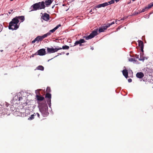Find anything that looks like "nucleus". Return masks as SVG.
I'll return each instance as SVG.
<instances>
[{
	"mask_svg": "<svg viewBox=\"0 0 153 153\" xmlns=\"http://www.w3.org/2000/svg\"><path fill=\"white\" fill-rule=\"evenodd\" d=\"M35 116H37L39 118L40 115L38 113H37L36 114Z\"/></svg>",
	"mask_w": 153,
	"mask_h": 153,
	"instance_id": "obj_31",
	"label": "nucleus"
},
{
	"mask_svg": "<svg viewBox=\"0 0 153 153\" xmlns=\"http://www.w3.org/2000/svg\"><path fill=\"white\" fill-rule=\"evenodd\" d=\"M60 26L61 25L60 24L58 25L56 27L54 28L53 29L50 30L49 31V32L45 34L44 35L42 36H41V37H42V40H43V39L45 37H47L48 36L50 35L51 34V33H53L59 27H60Z\"/></svg>",
	"mask_w": 153,
	"mask_h": 153,
	"instance_id": "obj_4",
	"label": "nucleus"
},
{
	"mask_svg": "<svg viewBox=\"0 0 153 153\" xmlns=\"http://www.w3.org/2000/svg\"><path fill=\"white\" fill-rule=\"evenodd\" d=\"M34 54V55H38V54L37 52H36V53H35L34 54Z\"/></svg>",
	"mask_w": 153,
	"mask_h": 153,
	"instance_id": "obj_35",
	"label": "nucleus"
},
{
	"mask_svg": "<svg viewBox=\"0 0 153 153\" xmlns=\"http://www.w3.org/2000/svg\"><path fill=\"white\" fill-rule=\"evenodd\" d=\"M129 61L130 62H136L137 61V60L134 58H131L129 59Z\"/></svg>",
	"mask_w": 153,
	"mask_h": 153,
	"instance_id": "obj_24",
	"label": "nucleus"
},
{
	"mask_svg": "<svg viewBox=\"0 0 153 153\" xmlns=\"http://www.w3.org/2000/svg\"><path fill=\"white\" fill-rule=\"evenodd\" d=\"M92 10H91V11H90V12H92Z\"/></svg>",
	"mask_w": 153,
	"mask_h": 153,
	"instance_id": "obj_44",
	"label": "nucleus"
},
{
	"mask_svg": "<svg viewBox=\"0 0 153 153\" xmlns=\"http://www.w3.org/2000/svg\"><path fill=\"white\" fill-rule=\"evenodd\" d=\"M114 0H111L110 1L106 2V6L113 4L114 3Z\"/></svg>",
	"mask_w": 153,
	"mask_h": 153,
	"instance_id": "obj_18",
	"label": "nucleus"
},
{
	"mask_svg": "<svg viewBox=\"0 0 153 153\" xmlns=\"http://www.w3.org/2000/svg\"><path fill=\"white\" fill-rule=\"evenodd\" d=\"M42 14V15L41 16V19L45 21H48L50 19V15L46 13H44L43 14L42 13H41Z\"/></svg>",
	"mask_w": 153,
	"mask_h": 153,
	"instance_id": "obj_7",
	"label": "nucleus"
},
{
	"mask_svg": "<svg viewBox=\"0 0 153 153\" xmlns=\"http://www.w3.org/2000/svg\"><path fill=\"white\" fill-rule=\"evenodd\" d=\"M136 76L138 78H142L144 76V74L142 72H138L136 74Z\"/></svg>",
	"mask_w": 153,
	"mask_h": 153,
	"instance_id": "obj_15",
	"label": "nucleus"
},
{
	"mask_svg": "<svg viewBox=\"0 0 153 153\" xmlns=\"http://www.w3.org/2000/svg\"><path fill=\"white\" fill-rule=\"evenodd\" d=\"M132 79L131 78H129L128 79V81L129 82H132Z\"/></svg>",
	"mask_w": 153,
	"mask_h": 153,
	"instance_id": "obj_32",
	"label": "nucleus"
},
{
	"mask_svg": "<svg viewBox=\"0 0 153 153\" xmlns=\"http://www.w3.org/2000/svg\"><path fill=\"white\" fill-rule=\"evenodd\" d=\"M97 29H96L93 31L89 36H84L83 37V38L86 40L91 39L97 36Z\"/></svg>",
	"mask_w": 153,
	"mask_h": 153,
	"instance_id": "obj_3",
	"label": "nucleus"
},
{
	"mask_svg": "<svg viewBox=\"0 0 153 153\" xmlns=\"http://www.w3.org/2000/svg\"><path fill=\"white\" fill-rule=\"evenodd\" d=\"M152 7H153V2L149 4L147 7H145V8L141 10L140 11V13H142L144 12Z\"/></svg>",
	"mask_w": 153,
	"mask_h": 153,
	"instance_id": "obj_9",
	"label": "nucleus"
},
{
	"mask_svg": "<svg viewBox=\"0 0 153 153\" xmlns=\"http://www.w3.org/2000/svg\"><path fill=\"white\" fill-rule=\"evenodd\" d=\"M15 18L19 20H21V22H23L25 19V17L24 16H16V17H15Z\"/></svg>",
	"mask_w": 153,
	"mask_h": 153,
	"instance_id": "obj_16",
	"label": "nucleus"
},
{
	"mask_svg": "<svg viewBox=\"0 0 153 153\" xmlns=\"http://www.w3.org/2000/svg\"><path fill=\"white\" fill-rule=\"evenodd\" d=\"M124 20V18H122L121 19V20Z\"/></svg>",
	"mask_w": 153,
	"mask_h": 153,
	"instance_id": "obj_39",
	"label": "nucleus"
},
{
	"mask_svg": "<svg viewBox=\"0 0 153 153\" xmlns=\"http://www.w3.org/2000/svg\"><path fill=\"white\" fill-rule=\"evenodd\" d=\"M135 58H139V55H135Z\"/></svg>",
	"mask_w": 153,
	"mask_h": 153,
	"instance_id": "obj_33",
	"label": "nucleus"
},
{
	"mask_svg": "<svg viewBox=\"0 0 153 153\" xmlns=\"http://www.w3.org/2000/svg\"><path fill=\"white\" fill-rule=\"evenodd\" d=\"M48 107L47 105L45 104L40 109V111L42 114H46L47 113Z\"/></svg>",
	"mask_w": 153,
	"mask_h": 153,
	"instance_id": "obj_6",
	"label": "nucleus"
},
{
	"mask_svg": "<svg viewBox=\"0 0 153 153\" xmlns=\"http://www.w3.org/2000/svg\"><path fill=\"white\" fill-rule=\"evenodd\" d=\"M139 60L141 61V60H144V58H142V59H139Z\"/></svg>",
	"mask_w": 153,
	"mask_h": 153,
	"instance_id": "obj_34",
	"label": "nucleus"
},
{
	"mask_svg": "<svg viewBox=\"0 0 153 153\" xmlns=\"http://www.w3.org/2000/svg\"><path fill=\"white\" fill-rule=\"evenodd\" d=\"M62 49L64 50H68L69 49V46L65 45L62 47Z\"/></svg>",
	"mask_w": 153,
	"mask_h": 153,
	"instance_id": "obj_23",
	"label": "nucleus"
},
{
	"mask_svg": "<svg viewBox=\"0 0 153 153\" xmlns=\"http://www.w3.org/2000/svg\"><path fill=\"white\" fill-rule=\"evenodd\" d=\"M34 54V55H38V54L37 52H36V53H35L34 54Z\"/></svg>",
	"mask_w": 153,
	"mask_h": 153,
	"instance_id": "obj_36",
	"label": "nucleus"
},
{
	"mask_svg": "<svg viewBox=\"0 0 153 153\" xmlns=\"http://www.w3.org/2000/svg\"><path fill=\"white\" fill-rule=\"evenodd\" d=\"M105 30V26L103 27H99V33H101L102 32H104Z\"/></svg>",
	"mask_w": 153,
	"mask_h": 153,
	"instance_id": "obj_17",
	"label": "nucleus"
},
{
	"mask_svg": "<svg viewBox=\"0 0 153 153\" xmlns=\"http://www.w3.org/2000/svg\"><path fill=\"white\" fill-rule=\"evenodd\" d=\"M51 94L49 93H47L45 95V98H46L51 99Z\"/></svg>",
	"mask_w": 153,
	"mask_h": 153,
	"instance_id": "obj_20",
	"label": "nucleus"
},
{
	"mask_svg": "<svg viewBox=\"0 0 153 153\" xmlns=\"http://www.w3.org/2000/svg\"><path fill=\"white\" fill-rule=\"evenodd\" d=\"M105 7V3H104L103 4H99L96 6V7L97 8H100L101 7Z\"/></svg>",
	"mask_w": 153,
	"mask_h": 153,
	"instance_id": "obj_19",
	"label": "nucleus"
},
{
	"mask_svg": "<svg viewBox=\"0 0 153 153\" xmlns=\"http://www.w3.org/2000/svg\"><path fill=\"white\" fill-rule=\"evenodd\" d=\"M119 21V20H116V21H115V22L116 24H117L118 23H117V22Z\"/></svg>",
	"mask_w": 153,
	"mask_h": 153,
	"instance_id": "obj_41",
	"label": "nucleus"
},
{
	"mask_svg": "<svg viewBox=\"0 0 153 153\" xmlns=\"http://www.w3.org/2000/svg\"><path fill=\"white\" fill-rule=\"evenodd\" d=\"M34 55L33 54L32 55H31V56L33 57H34Z\"/></svg>",
	"mask_w": 153,
	"mask_h": 153,
	"instance_id": "obj_42",
	"label": "nucleus"
},
{
	"mask_svg": "<svg viewBox=\"0 0 153 153\" xmlns=\"http://www.w3.org/2000/svg\"><path fill=\"white\" fill-rule=\"evenodd\" d=\"M53 0H46L44 1L39 2L33 5L30 7V11L45 9L46 6H48L52 3Z\"/></svg>",
	"mask_w": 153,
	"mask_h": 153,
	"instance_id": "obj_1",
	"label": "nucleus"
},
{
	"mask_svg": "<svg viewBox=\"0 0 153 153\" xmlns=\"http://www.w3.org/2000/svg\"><path fill=\"white\" fill-rule=\"evenodd\" d=\"M41 90H42L41 89H38V90H37L36 91L35 93L36 94V95H37V94H38L39 95H41L39 91H41Z\"/></svg>",
	"mask_w": 153,
	"mask_h": 153,
	"instance_id": "obj_26",
	"label": "nucleus"
},
{
	"mask_svg": "<svg viewBox=\"0 0 153 153\" xmlns=\"http://www.w3.org/2000/svg\"><path fill=\"white\" fill-rule=\"evenodd\" d=\"M46 101L48 104L51 103V99L47 98Z\"/></svg>",
	"mask_w": 153,
	"mask_h": 153,
	"instance_id": "obj_28",
	"label": "nucleus"
},
{
	"mask_svg": "<svg viewBox=\"0 0 153 153\" xmlns=\"http://www.w3.org/2000/svg\"><path fill=\"white\" fill-rule=\"evenodd\" d=\"M85 41L84 39H80L79 40H77L74 43V46L77 45L79 44V45L80 46L82 45V43H84L85 42Z\"/></svg>",
	"mask_w": 153,
	"mask_h": 153,
	"instance_id": "obj_10",
	"label": "nucleus"
},
{
	"mask_svg": "<svg viewBox=\"0 0 153 153\" xmlns=\"http://www.w3.org/2000/svg\"><path fill=\"white\" fill-rule=\"evenodd\" d=\"M19 22V20L15 17L13 18L9 24V29L14 30L17 29L19 27V26L18 25Z\"/></svg>",
	"mask_w": 153,
	"mask_h": 153,
	"instance_id": "obj_2",
	"label": "nucleus"
},
{
	"mask_svg": "<svg viewBox=\"0 0 153 153\" xmlns=\"http://www.w3.org/2000/svg\"><path fill=\"white\" fill-rule=\"evenodd\" d=\"M3 28V26L1 24H0V32H1Z\"/></svg>",
	"mask_w": 153,
	"mask_h": 153,
	"instance_id": "obj_29",
	"label": "nucleus"
},
{
	"mask_svg": "<svg viewBox=\"0 0 153 153\" xmlns=\"http://www.w3.org/2000/svg\"><path fill=\"white\" fill-rule=\"evenodd\" d=\"M91 49L92 50H93L94 49L93 47H91Z\"/></svg>",
	"mask_w": 153,
	"mask_h": 153,
	"instance_id": "obj_40",
	"label": "nucleus"
},
{
	"mask_svg": "<svg viewBox=\"0 0 153 153\" xmlns=\"http://www.w3.org/2000/svg\"><path fill=\"white\" fill-rule=\"evenodd\" d=\"M139 12H135V15H138V14H140V13H140V10H139L138 11Z\"/></svg>",
	"mask_w": 153,
	"mask_h": 153,
	"instance_id": "obj_30",
	"label": "nucleus"
},
{
	"mask_svg": "<svg viewBox=\"0 0 153 153\" xmlns=\"http://www.w3.org/2000/svg\"><path fill=\"white\" fill-rule=\"evenodd\" d=\"M34 115L32 114L31 115L30 117L28 118V120H31L33 119L34 118Z\"/></svg>",
	"mask_w": 153,
	"mask_h": 153,
	"instance_id": "obj_27",
	"label": "nucleus"
},
{
	"mask_svg": "<svg viewBox=\"0 0 153 153\" xmlns=\"http://www.w3.org/2000/svg\"><path fill=\"white\" fill-rule=\"evenodd\" d=\"M62 49V48L57 47V48H47V50L48 53H51L57 52L58 51Z\"/></svg>",
	"mask_w": 153,
	"mask_h": 153,
	"instance_id": "obj_5",
	"label": "nucleus"
},
{
	"mask_svg": "<svg viewBox=\"0 0 153 153\" xmlns=\"http://www.w3.org/2000/svg\"><path fill=\"white\" fill-rule=\"evenodd\" d=\"M38 54L39 56H43L46 54L45 49L42 48L37 51Z\"/></svg>",
	"mask_w": 153,
	"mask_h": 153,
	"instance_id": "obj_11",
	"label": "nucleus"
},
{
	"mask_svg": "<svg viewBox=\"0 0 153 153\" xmlns=\"http://www.w3.org/2000/svg\"><path fill=\"white\" fill-rule=\"evenodd\" d=\"M46 91L47 93H49L51 91V89L50 88L48 87L47 88Z\"/></svg>",
	"mask_w": 153,
	"mask_h": 153,
	"instance_id": "obj_25",
	"label": "nucleus"
},
{
	"mask_svg": "<svg viewBox=\"0 0 153 153\" xmlns=\"http://www.w3.org/2000/svg\"><path fill=\"white\" fill-rule=\"evenodd\" d=\"M9 13L10 14V12H9Z\"/></svg>",
	"mask_w": 153,
	"mask_h": 153,
	"instance_id": "obj_46",
	"label": "nucleus"
},
{
	"mask_svg": "<svg viewBox=\"0 0 153 153\" xmlns=\"http://www.w3.org/2000/svg\"><path fill=\"white\" fill-rule=\"evenodd\" d=\"M114 24V22H112L111 23H108V24H107V25H106V29L108 27L112 25L113 24Z\"/></svg>",
	"mask_w": 153,
	"mask_h": 153,
	"instance_id": "obj_22",
	"label": "nucleus"
},
{
	"mask_svg": "<svg viewBox=\"0 0 153 153\" xmlns=\"http://www.w3.org/2000/svg\"><path fill=\"white\" fill-rule=\"evenodd\" d=\"M93 10H96V8H93Z\"/></svg>",
	"mask_w": 153,
	"mask_h": 153,
	"instance_id": "obj_38",
	"label": "nucleus"
},
{
	"mask_svg": "<svg viewBox=\"0 0 153 153\" xmlns=\"http://www.w3.org/2000/svg\"><path fill=\"white\" fill-rule=\"evenodd\" d=\"M36 99L37 101H41L44 99V97L41 95L37 94L36 95Z\"/></svg>",
	"mask_w": 153,
	"mask_h": 153,
	"instance_id": "obj_13",
	"label": "nucleus"
},
{
	"mask_svg": "<svg viewBox=\"0 0 153 153\" xmlns=\"http://www.w3.org/2000/svg\"><path fill=\"white\" fill-rule=\"evenodd\" d=\"M120 0H114V1H115L116 2H117L119 1Z\"/></svg>",
	"mask_w": 153,
	"mask_h": 153,
	"instance_id": "obj_37",
	"label": "nucleus"
},
{
	"mask_svg": "<svg viewBox=\"0 0 153 153\" xmlns=\"http://www.w3.org/2000/svg\"><path fill=\"white\" fill-rule=\"evenodd\" d=\"M138 42L139 46L140 47L141 50L142 51V53H140V57H142L143 55V52L144 45L143 42L141 40H138Z\"/></svg>",
	"mask_w": 153,
	"mask_h": 153,
	"instance_id": "obj_8",
	"label": "nucleus"
},
{
	"mask_svg": "<svg viewBox=\"0 0 153 153\" xmlns=\"http://www.w3.org/2000/svg\"><path fill=\"white\" fill-rule=\"evenodd\" d=\"M37 70L43 71L44 70V67L42 65H39L36 68Z\"/></svg>",
	"mask_w": 153,
	"mask_h": 153,
	"instance_id": "obj_21",
	"label": "nucleus"
},
{
	"mask_svg": "<svg viewBox=\"0 0 153 153\" xmlns=\"http://www.w3.org/2000/svg\"><path fill=\"white\" fill-rule=\"evenodd\" d=\"M68 54H69V53H67V54H67V55H68Z\"/></svg>",
	"mask_w": 153,
	"mask_h": 153,
	"instance_id": "obj_43",
	"label": "nucleus"
},
{
	"mask_svg": "<svg viewBox=\"0 0 153 153\" xmlns=\"http://www.w3.org/2000/svg\"><path fill=\"white\" fill-rule=\"evenodd\" d=\"M58 54H59L60 55L61 54V53H59Z\"/></svg>",
	"mask_w": 153,
	"mask_h": 153,
	"instance_id": "obj_45",
	"label": "nucleus"
},
{
	"mask_svg": "<svg viewBox=\"0 0 153 153\" xmlns=\"http://www.w3.org/2000/svg\"><path fill=\"white\" fill-rule=\"evenodd\" d=\"M42 37L40 36H37L32 41V43L33 44L36 42H37L38 43L39 41H41L42 40Z\"/></svg>",
	"mask_w": 153,
	"mask_h": 153,
	"instance_id": "obj_12",
	"label": "nucleus"
},
{
	"mask_svg": "<svg viewBox=\"0 0 153 153\" xmlns=\"http://www.w3.org/2000/svg\"><path fill=\"white\" fill-rule=\"evenodd\" d=\"M122 72L123 75L125 77L127 78L128 77V71L126 69L123 70L122 71Z\"/></svg>",
	"mask_w": 153,
	"mask_h": 153,
	"instance_id": "obj_14",
	"label": "nucleus"
}]
</instances>
